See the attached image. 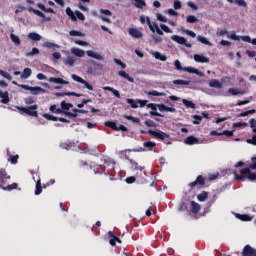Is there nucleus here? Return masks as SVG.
<instances>
[{
	"instance_id": "64",
	"label": "nucleus",
	"mask_w": 256,
	"mask_h": 256,
	"mask_svg": "<svg viewBox=\"0 0 256 256\" xmlns=\"http://www.w3.org/2000/svg\"><path fill=\"white\" fill-rule=\"evenodd\" d=\"M250 145H256V135H253L251 139L247 140Z\"/></svg>"
},
{
	"instance_id": "49",
	"label": "nucleus",
	"mask_w": 256,
	"mask_h": 256,
	"mask_svg": "<svg viewBox=\"0 0 256 256\" xmlns=\"http://www.w3.org/2000/svg\"><path fill=\"white\" fill-rule=\"evenodd\" d=\"M173 85H189L191 82L187 80H173Z\"/></svg>"
},
{
	"instance_id": "1",
	"label": "nucleus",
	"mask_w": 256,
	"mask_h": 256,
	"mask_svg": "<svg viewBox=\"0 0 256 256\" xmlns=\"http://www.w3.org/2000/svg\"><path fill=\"white\" fill-rule=\"evenodd\" d=\"M11 179L9 173L5 168H0V189L3 191H13L19 187L17 183L9 184L8 181Z\"/></svg>"
},
{
	"instance_id": "12",
	"label": "nucleus",
	"mask_w": 256,
	"mask_h": 256,
	"mask_svg": "<svg viewBox=\"0 0 256 256\" xmlns=\"http://www.w3.org/2000/svg\"><path fill=\"white\" fill-rule=\"evenodd\" d=\"M172 41H175V43H178L179 45H186V47H191V44H187V39L183 36L179 35H172L171 36Z\"/></svg>"
},
{
	"instance_id": "26",
	"label": "nucleus",
	"mask_w": 256,
	"mask_h": 256,
	"mask_svg": "<svg viewBox=\"0 0 256 256\" xmlns=\"http://www.w3.org/2000/svg\"><path fill=\"white\" fill-rule=\"evenodd\" d=\"M104 91H110V93H113L114 96L117 97V99H121V93H119V90H115V88L111 87V86H105L103 87Z\"/></svg>"
},
{
	"instance_id": "42",
	"label": "nucleus",
	"mask_w": 256,
	"mask_h": 256,
	"mask_svg": "<svg viewBox=\"0 0 256 256\" xmlns=\"http://www.w3.org/2000/svg\"><path fill=\"white\" fill-rule=\"evenodd\" d=\"M182 103L183 105H185V107H189L190 109H195V103H193V101L191 100L183 99Z\"/></svg>"
},
{
	"instance_id": "23",
	"label": "nucleus",
	"mask_w": 256,
	"mask_h": 256,
	"mask_svg": "<svg viewBox=\"0 0 256 256\" xmlns=\"http://www.w3.org/2000/svg\"><path fill=\"white\" fill-rule=\"evenodd\" d=\"M0 99L1 100V103H3V105H7V103H9L10 99H9V92L5 91H1L0 90Z\"/></svg>"
},
{
	"instance_id": "32",
	"label": "nucleus",
	"mask_w": 256,
	"mask_h": 256,
	"mask_svg": "<svg viewBox=\"0 0 256 256\" xmlns=\"http://www.w3.org/2000/svg\"><path fill=\"white\" fill-rule=\"evenodd\" d=\"M198 201L203 203L206 199H209V193L207 191H203L202 193L197 195Z\"/></svg>"
},
{
	"instance_id": "37",
	"label": "nucleus",
	"mask_w": 256,
	"mask_h": 256,
	"mask_svg": "<svg viewBox=\"0 0 256 256\" xmlns=\"http://www.w3.org/2000/svg\"><path fill=\"white\" fill-rule=\"evenodd\" d=\"M44 47H47V49H54V50L61 48V46H59V44H55V43H52V42H45Z\"/></svg>"
},
{
	"instance_id": "54",
	"label": "nucleus",
	"mask_w": 256,
	"mask_h": 256,
	"mask_svg": "<svg viewBox=\"0 0 256 256\" xmlns=\"http://www.w3.org/2000/svg\"><path fill=\"white\" fill-rule=\"evenodd\" d=\"M193 119H195L193 121V124L194 125H199L201 123V121H203V116H200V115H194L193 116Z\"/></svg>"
},
{
	"instance_id": "45",
	"label": "nucleus",
	"mask_w": 256,
	"mask_h": 256,
	"mask_svg": "<svg viewBox=\"0 0 256 256\" xmlns=\"http://www.w3.org/2000/svg\"><path fill=\"white\" fill-rule=\"evenodd\" d=\"M28 11L34 13V14L37 15L38 17L45 18V14H44L43 12H41L40 10L33 9V8H28Z\"/></svg>"
},
{
	"instance_id": "18",
	"label": "nucleus",
	"mask_w": 256,
	"mask_h": 256,
	"mask_svg": "<svg viewBox=\"0 0 256 256\" xmlns=\"http://www.w3.org/2000/svg\"><path fill=\"white\" fill-rule=\"evenodd\" d=\"M191 213L197 215L201 211V205L195 201L190 202Z\"/></svg>"
},
{
	"instance_id": "22",
	"label": "nucleus",
	"mask_w": 256,
	"mask_h": 256,
	"mask_svg": "<svg viewBox=\"0 0 256 256\" xmlns=\"http://www.w3.org/2000/svg\"><path fill=\"white\" fill-rule=\"evenodd\" d=\"M157 107L161 112L166 111L167 113H175L176 111L175 108L168 107L165 104H157Z\"/></svg>"
},
{
	"instance_id": "17",
	"label": "nucleus",
	"mask_w": 256,
	"mask_h": 256,
	"mask_svg": "<svg viewBox=\"0 0 256 256\" xmlns=\"http://www.w3.org/2000/svg\"><path fill=\"white\" fill-rule=\"evenodd\" d=\"M48 81L49 83H56V85H69V81L56 77H50Z\"/></svg>"
},
{
	"instance_id": "58",
	"label": "nucleus",
	"mask_w": 256,
	"mask_h": 256,
	"mask_svg": "<svg viewBox=\"0 0 256 256\" xmlns=\"http://www.w3.org/2000/svg\"><path fill=\"white\" fill-rule=\"evenodd\" d=\"M198 41H200V43H203V45H211V42H209V40H207V38L202 37V36H198Z\"/></svg>"
},
{
	"instance_id": "29",
	"label": "nucleus",
	"mask_w": 256,
	"mask_h": 256,
	"mask_svg": "<svg viewBox=\"0 0 256 256\" xmlns=\"http://www.w3.org/2000/svg\"><path fill=\"white\" fill-rule=\"evenodd\" d=\"M108 236L110 237L109 243L112 247H115L117 245L118 237L115 236V234L111 231L108 232Z\"/></svg>"
},
{
	"instance_id": "46",
	"label": "nucleus",
	"mask_w": 256,
	"mask_h": 256,
	"mask_svg": "<svg viewBox=\"0 0 256 256\" xmlns=\"http://www.w3.org/2000/svg\"><path fill=\"white\" fill-rule=\"evenodd\" d=\"M8 161L12 163V165L17 164V161H19V155H10Z\"/></svg>"
},
{
	"instance_id": "50",
	"label": "nucleus",
	"mask_w": 256,
	"mask_h": 256,
	"mask_svg": "<svg viewBox=\"0 0 256 256\" xmlns=\"http://www.w3.org/2000/svg\"><path fill=\"white\" fill-rule=\"evenodd\" d=\"M233 175H234L236 181H245V179H246L245 176L237 173V171H234Z\"/></svg>"
},
{
	"instance_id": "59",
	"label": "nucleus",
	"mask_w": 256,
	"mask_h": 256,
	"mask_svg": "<svg viewBox=\"0 0 256 256\" xmlns=\"http://www.w3.org/2000/svg\"><path fill=\"white\" fill-rule=\"evenodd\" d=\"M134 5L135 7H137V9H143V7H145L147 4L145 3V1H136Z\"/></svg>"
},
{
	"instance_id": "55",
	"label": "nucleus",
	"mask_w": 256,
	"mask_h": 256,
	"mask_svg": "<svg viewBox=\"0 0 256 256\" xmlns=\"http://www.w3.org/2000/svg\"><path fill=\"white\" fill-rule=\"evenodd\" d=\"M114 63H116V65H119L121 69H127V64L117 58L114 59Z\"/></svg>"
},
{
	"instance_id": "51",
	"label": "nucleus",
	"mask_w": 256,
	"mask_h": 256,
	"mask_svg": "<svg viewBox=\"0 0 256 256\" xmlns=\"http://www.w3.org/2000/svg\"><path fill=\"white\" fill-rule=\"evenodd\" d=\"M65 65H69V67H74L75 65V59L73 57H68L65 60Z\"/></svg>"
},
{
	"instance_id": "61",
	"label": "nucleus",
	"mask_w": 256,
	"mask_h": 256,
	"mask_svg": "<svg viewBox=\"0 0 256 256\" xmlns=\"http://www.w3.org/2000/svg\"><path fill=\"white\" fill-rule=\"evenodd\" d=\"M247 179H249V181H256V173L255 172H250L247 174Z\"/></svg>"
},
{
	"instance_id": "44",
	"label": "nucleus",
	"mask_w": 256,
	"mask_h": 256,
	"mask_svg": "<svg viewBox=\"0 0 256 256\" xmlns=\"http://www.w3.org/2000/svg\"><path fill=\"white\" fill-rule=\"evenodd\" d=\"M154 57L159 61H167V56L161 54L160 52H154Z\"/></svg>"
},
{
	"instance_id": "11",
	"label": "nucleus",
	"mask_w": 256,
	"mask_h": 256,
	"mask_svg": "<svg viewBox=\"0 0 256 256\" xmlns=\"http://www.w3.org/2000/svg\"><path fill=\"white\" fill-rule=\"evenodd\" d=\"M42 117H44V119H47L48 121H60L61 123H71V121H69L67 118L56 117L47 113H44Z\"/></svg>"
},
{
	"instance_id": "60",
	"label": "nucleus",
	"mask_w": 256,
	"mask_h": 256,
	"mask_svg": "<svg viewBox=\"0 0 256 256\" xmlns=\"http://www.w3.org/2000/svg\"><path fill=\"white\" fill-rule=\"evenodd\" d=\"M115 131H124L125 133H127V131H129V129L126 126H124L123 124H119L116 126Z\"/></svg>"
},
{
	"instance_id": "39",
	"label": "nucleus",
	"mask_w": 256,
	"mask_h": 256,
	"mask_svg": "<svg viewBox=\"0 0 256 256\" xmlns=\"http://www.w3.org/2000/svg\"><path fill=\"white\" fill-rule=\"evenodd\" d=\"M237 218L240 219V221H251L253 219L249 214H237Z\"/></svg>"
},
{
	"instance_id": "62",
	"label": "nucleus",
	"mask_w": 256,
	"mask_h": 256,
	"mask_svg": "<svg viewBox=\"0 0 256 256\" xmlns=\"http://www.w3.org/2000/svg\"><path fill=\"white\" fill-rule=\"evenodd\" d=\"M144 125H146V127H157V124H155L153 120H146Z\"/></svg>"
},
{
	"instance_id": "5",
	"label": "nucleus",
	"mask_w": 256,
	"mask_h": 256,
	"mask_svg": "<svg viewBox=\"0 0 256 256\" xmlns=\"http://www.w3.org/2000/svg\"><path fill=\"white\" fill-rule=\"evenodd\" d=\"M18 111H22V113H26V115H30V117H39V106L37 104L32 105L30 107H19L17 106Z\"/></svg>"
},
{
	"instance_id": "43",
	"label": "nucleus",
	"mask_w": 256,
	"mask_h": 256,
	"mask_svg": "<svg viewBox=\"0 0 256 256\" xmlns=\"http://www.w3.org/2000/svg\"><path fill=\"white\" fill-rule=\"evenodd\" d=\"M106 127H110V129H113L114 131L117 129V122L108 120L104 124Z\"/></svg>"
},
{
	"instance_id": "52",
	"label": "nucleus",
	"mask_w": 256,
	"mask_h": 256,
	"mask_svg": "<svg viewBox=\"0 0 256 256\" xmlns=\"http://www.w3.org/2000/svg\"><path fill=\"white\" fill-rule=\"evenodd\" d=\"M228 93H231V95H243V91H239L235 88H229Z\"/></svg>"
},
{
	"instance_id": "48",
	"label": "nucleus",
	"mask_w": 256,
	"mask_h": 256,
	"mask_svg": "<svg viewBox=\"0 0 256 256\" xmlns=\"http://www.w3.org/2000/svg\"><path fill=\"white\" fill-rule=\"evenodd\" d=\"M254 113H256L255 109L247 110V111L241 112L239 114V117H247L248 115H253Z\"/></svg>"
},
{
	"instance_id": "14",
	"label": "nucleus",
	"mask_w": 256,
	"mask_h": 256,
	"mask_svg": "<svg viewBox=\"0 0 256 256\" xmlns=\"http://www.w3.org/2000/svg\"><path fill=\"white\" fill-rule=\"evenodd\" d=\"M157 144L155 142L146 141L143 143L144 148H140L138 151H153Z\"/></svg>"
},
{
	"instance_id": "30",
	"label": "nucleus",
	"mask_w": 256,
	"mask_h": 256,
	"mask_svg": "<svg viewBox=\"0 0 256 256\" xmlns=\"http://www.w3.org/2000/svg\"><path fill=\"white\" fill-rule=\"evenodd\" d=\"M71 53L76 57H85V51L79 48H72Z\"/></svg>"
},
{
	"instance_id": "27",
	"label": "nucleus",
	"mask_w": 256,
	"mask_h": 256,
	"mask_svg": "<svg viewBox=\"0 0 256 256\" xmlns=\"http://www.w3.org/2000/svg\"><path fill=\"white\" fill-rule=\"evenodd\" d=\"M148 107H151L152 109L150 115H152L153 117H163V114L157 112V104H149Z\"/></svg>"
},
{
	"instance_id": "16",
	"label": "nucleus",
	"mask_w": 256,
	"mask_h": 256,
	"mask_svg": "<svg viewBox=\"0 0 256 256\" xmlns=\"http://www.w3.org/2000/svg\"><path fill=\"white\" fill-rule=\"evenodd\" d=\"M128 33L134 39H141V38H143V33H141V31H139L137 28H130L128 30Z\"/></svg>"
},
{
	"instance_id": "47",
	"label": "nucleus",
	"mask_w": 256,
	"mask_h": 256,
	"mask_svg": "<svg viewBox=\"0 0 256 256\" xmlns=\"http://www.w3.org/2000/svg\"><path fill=\"white\" fill-rule=\"evenodd\" d=\"M123 118L127 119L128 121H133V123H139V121H140L139 118L133 117V116H129L127 114H124Z\"/></svg>"
},
{
	"instance_id": "20",
	"label": "nucleus",
	"mask_w": 256,
	"mask_h": 256,
	"mask_svg": "<svg viewBox=\"0 0 256 256\" xmlns=\"http://www.w3.org/2000/svg\"><path fill=\"white\" fill-rule=\"evenodd\" d=\"M102 163H104V165H111L112 169H115V165H117V163L115 162V160L111 159L110 157L104 156L101 159Z\"/></svg>"
},
{
	"instance_id": "33",
	"label": "nucleus",
	"mask_w": 256,
	"mask_h": 256,
	"mask_svg": "<svg viewBox=\"0 0 256 256\" xmlns=\"http://www.w3.org/2000/svg\"><path fill=\"white\" fill-rule=\"evenodd\" d=\"M31 73H32L31 68H25L22 74L20 75V77L22 79H29V77H31Z\"/></svg>"
},
{
	"instance_id": "63",
	"label": "nucleus",
	"mask_w": 256,
	"mask_h": 256,
	"mask_svg": "<svg viewBox=\"0 0 256 256\" xmlns=\"http://www.w3.org/2000/svg\"><path fill=\"white\" fill-rule=\"evenodd\" d=\"M252 163L250 164V169L256 170V156L251 158Z\"/></svg>"
},
{
	"instance_id": "38",
	"label": "nucleus",
	"mask_w": 256,
	"mask_h": 256,
	"mask_svg": "<svg viewBox=\"0 0 256 256\" xmlns=\"http://www.w3.org/2000/svg\"><path fill=\"white\" fill-rule=\"evenodd\" d=\"M148 95H151L152 97H165V92H159L157 90H152L148 92Z\"/></svg>"
},
{
	"instance_id": "56",
	"label": "nucleus",
	"mask_w": 256,
	"mask_h": 256,
	"mask_svg": "<svg viewBox=\"0 0 256 256\" xmlns=\"http://www.w3.org/2000/svg\"><path fill=\"white\" fill-rule=\"evenodd\" d=\"M187 23H197V21H199V19H197V17L193 16V15H189L186 18Z\"/></svg>"
},
{
	"instance_id": "2",
	"label": "nucleus",
	"mask_w": 256,
	"mask_h": 256,
	"mask_svg": "<svg viewBox=\"0 0 256 256\" xmlns=\"http://www.w3.org/2000/svg\"><path fill=\"white\" fill-rule=\"evenodd\" d=\"M148 134H150L151 137H154V139L163 141V143H165V145H171V137L169 136V134H167L161 130H148Z\"/></svg>"
},
{
	"instance_id": "31",
	"label": "nucleus",
	"mask_w": 256,
	"mask_h": 256,
	"mask_svg": "<svg viewBox=\"0 0 256 256\" xmlns=\"http://www.w3.org/2000/svg\"><path fill=\"white\" fill-rule=\"evenodd\" d=\"M184 71H186V73H194V75H203L199 69L193 67H184Z\"/></svg>"
},
{
	"instance_id": "15",
	"label": "nucleus",
	"mask_w": 256,
	"mask_h": 256,
	"mask_svg": "<svg viewBox=\"0 0 256 256\" xmlns=\"http://www.w3.org/2000/svg\"><path fill=\"white\" fill-rule=\"evenodd\" d=\"M86 55L88 57H92V59H97V61H105V57H103L101 54H99L93 50H88L86 52Z\"/></svg>"
},
{
	"instance_id": "25",
	"label": "nucleus",
	"mask_w": 256,
	"mask_h": 256,
	"mask_svg": "<svg viewBox=\"0 0 256 256\" xmlns=\"http://www.w3.org/2000/svg\"><path fill=\"white\" fill-rule=\"evenodd\" d=\"M184 143L186 145H197L199 143V139L195 138V136H188L185 140Z\"/></svg>"
},
{
	"instance_id": "6",
	"label": "nucleus",
	"mask_w": 256,
	"mask_h": 256,
	"mask_svg": "<svg viewBox=\"0 0 256 256\" xmlns=\"http://www.w3.org/2000/svg\"><path fill=\"white\" fill-rule=\"evenodd\" d=\"M51 113H55L56 115H65L66 117H78V114H73V112L62 110L61 108H57V105L50 106Z\"/></svg>"
},
{
	"instance_id": "13",
	"label": "nucleus",
	"mask_w": 256,
	"mask_h": 256,
	"mask_svg": "<svg viewBox=\"0 0 256 256\" xmlns=\"http://www.w3.org/2000/svg\"><path fill=\"white\" fill-rule=\"evenodd\" d=\"M242 256H256V249L251 247V245H246L243 248Z\"/></svg>"
},
{
	"instance_id": "28",
	"label": "nucleus",
	"mask_w": 256,
	"mask_h": 256,
	"mask_svg": "<svg viewBox=\"0 0 256 256\" xmlns=\"http://www.w3.org/2000/svg\"><path fill=\"white\" fill-rule=\"evenodd\" d=\"M61 147L63 149H66L67 151H69V149H73V147H77V143L73 142V141H67L61 144Z\"/></svg>"
},
{
	"instance_id": "3",
	"label": "nucleus",
	"mask_w": 256,
	"mask_h": 256,
	"mask_svg": "<svg viewBox=\"0 0 256 256\" xmlns=\"http://www.w3.org/2000/svg\"><path fill=\"white\" fill-rule=\"evenodd\" d=\"M92 66H89L87 68L88 75H93L94 77H97L103 73V64L98 63L95 60L90 61Z\"/></svg>"
},
{
	"instance_id": "7",
	"label": "nucleus",
	"mask_w": 256,
	"mask_h": 256,
	"mask_svg": "<svg viewBox=\"0 0 256 256\" xmlns=\"http://www.w3.org/2000/svg\"><path fill=\"white\" fill-rule=\"evenodd\" d=\"M21 89H25V91H30L32 95H41V93H45V89L39 86H29V85H20Z\"/></svg>"
},
{
	"instance_id": "35",
	"label": "nucleus",
	"mask_w": 256,
	"mask_h": 256,
	"mask_svg": "<svg viewBox=\"0 0 256 256\" xmlns=\"http://www.w3.org/2000/svg\"><path fill=\"white\" fill-rule=\"evenodd\" d=\"M28 39H30L31 41H39L41 39V35L36 32H31L28 35Z\"/></svg>"
},
{
	"instance_id": "9",
	"label": "nucleus",
	"mask_w": 256,
	"mask_h": 256,
	"mask_svg": "<svg viewBox=\"0 0 256 256\" xmlns=\"http://www.w3.org/2000/svg\"><path fill=\"white\" fill-rule=\"evenodd\" d=\"M72 79L73 81H76V83H81V85H84V87H86V89H88V91H93V85L89 84V82H87V80H84L83 78H81L80 76L76 75V74H72Z\"/></svg>"
},
{
	"instance_id": "53",
	"label": "nucleus",
	"mask_w": 256,
	"mask_h": 256,
	"mask_svg": "<svg viewBox=\"0 0 256 256\" xmlns=\"http://www.w3.org/2000/svg\"><path fill=\"white\" fill-rule=\"evenodd\" d=\"M39 49L38 48H32L31 52L26 53V57H33V55H39Z\"/></svg>"
},
{
	"instance_id": "34",
	"label": "nucleus",
	"mask_w": 256,
	"mask_h": 256,
	"mask_svg": "<svg viewBox=\"0 0 256 256\" xmlns=\"http://www.w3.org/2000/svg\"><path fill=\"white\" fill-rule=\"evenodd\" d=\"M60 106H61V110L62 111H69L71 108H73V104L71 103H66L65 101H62L60 103Z\"/></svg>"
},
{
	"instance_id": "24",
	"label": "nucleus",
	"mask_w": 256,
	"mask_h": 256,
	"mask_svg": "<svg viewBox=\"0 0 256 256\" xmlns=\"http://www.w3.org/2000/svg\"><path fill=\"white\" fill-rule=\"evenodd\" d=\"M119 77H123V79H126L127 81H129V83H135V79L131 76H129V74H127V72L121 70L118 72Z\"/></svg>"
},
{
	"instance_id": "36",
	"label": "nucleus",
	"mask_w": 256,
	"mask_h": 256,
	"mask_svg": "<svg viewBox=\"0 0 256 256\" xmlns=\"http://www.w3.org/2000/svg\"><path fill=\"white\" fill-rule=\"evenodd\" d=\"M66 14L68 15V17H70L72 21H77V16H75V12H73L71 8H66Z\"/></svg>"
},
{
	"instance_id": "41",
	"label": "nucleus",
	"mask_w": 256,
	"mask_h": 256,
	"mask_svg": "<svg viewBox=\"0 0 256 256\" xmlns=\"http://www.w3.org/2000/svg\"><path fill=\"white\" fill-rule=\"evenodd\" d=\"M10 39L14 43V45H17V46L21 45V39H19L17 35L10 34Z\"/></svg>"
},
{
	"instance_id": "57",
	"label": "nucleus",
	"mask_w": 256,
	"mask_h": 256,
	"mask_svg": "<svg viewBox=\"0 0 256 256\" xmlns=\"http://www.w3.org/2000/svg\"><path fill=\"white\" fill-rule=\"evenodd\" d=\"M75 17H76V20L79 19L80 21H85V15L81 13V11H76Z\"/></svg>"
},
{
	"instance_id": "10",
	"label": "nucleus",
	"mask_w": 256,
	"mask_h": 256,
	"mask_svg": "<svg viewBox=\"0 0 256 256\" xmlns=\"http://www.w3.org/2000/svg\"><path fill=\"white\" fill-rule=\"evenodd\" d=\"M197 185H199L200 187H205V178L203 177V175L197 176V178L194 182H190L188 184V186L191 189H195V187H197Z\"/></svg>"
},
{
	"instance_id": "40",
	"label": "nucleus",
	"mask_w": 256,
	"mask_h": 256,
	"mask_svg": "<svg viewBox=\"0 0 256 256\" xmlns=\"http://www.w3.org/2000/svg\"><path fill=\"white\" fill-rule=\"evenodd\" d=\"M43 193V187L41 186V180L36 182L35 195H41Z\"/></svg>"
},
{
	"instance_id": "4",
	"label": "nucleus",
	"mask_w": 256,
	"mask_h": 256,
	"mask_svg": "<svg viewBox=\"0 0 256 256\" xmlns=\"http://www.w3.org/2000/svg\"><path fill=\"white\" fill-rule=\"evenodd\" d=\"M130 165L133 169L136 171H140L136 173V177L138 179L139 183H147V180H145V172H143V166H140L139 163L135 162L133 159H130Z\"/></svg>"
},
{
	"instance_id": "21",
	"label": "nucleus",
	"mask_w": 256,
	"mask_h": 256,
	"mask_svg": "<svg viewBox=\"0 0 256 256\" xmlns=\"http://www.w3.org/2000/svg\"><path fill=\"white\" fill-rule=\"evenodd\" d=\"M209 87H212L214 89H223V84L218 79H212L209 82Z\"/></svg>"
},
{
	"instance_id": "19",
	"label": "nucleus",
	"mask_w": 256,
	"mask_h": 256,
	"mask_svg": "<svg viewBox=\"0 0 256 256\" xmlns=\"http://www.w3.org/2000/svg\"><path fill=\"white\" fill-rule=\"evenodd\" d=\"M194 61H196V63H209V58L205 57L203 54H195Z\"/></svg>"
},
{
	"instance_id": "8",
	"label": "nucleus",
	"mask_w": 256,
	"mask_h": 256,
	"mask_svg": "<svg viewBox=\"0 0 256 256\" xmlns=\"http://www.w3.org/2000/svg\"><path fill=\"white\" fill-rule=\"evenodd\" d=\"M126 102L132 109H137V107H145V105H147V100H135L132 98H127Z\"/></svg>"
}]
</instances>
